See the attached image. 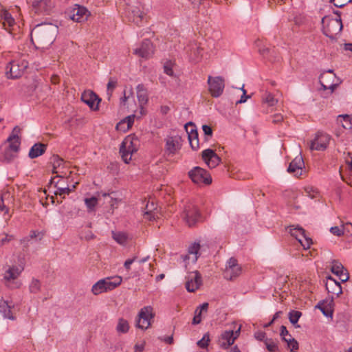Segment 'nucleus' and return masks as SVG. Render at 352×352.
I'll return each instance as SVG.
<instances>
[{
  "instance_id": "f3484780",
  "label": "nucleus",
  "mask_w": 352,
  "mask_h": 352,
  "mask_svg": "<svg viewBox=\"0 0 352 352\" xmlns=\"http://www.w3.org/2000/svg\"><path fill=\"white\" fill-rule=\"evenodd\" d=\"M201 157L202 160L210 168L217 167L221 161L220 157H219V155L210 148H207L203 151Z\"/></svg>"
},
{
  "instance_id": "5701e85b",
  "label": "nucleus",
  "mask_w": 352,
  "mask_h": 352,
  "mask_svg": "<svg viewBox=\"0 0 352 352\" xmlns=\"http://www.w3.org/2000/svg\"><path fill=\"white\" fill-rule=\"evenodd\" d=\"M305 164L302 156L296 157L289 164L287 168L289 173H294L296 176L301 175Z\"/></svg>"
},
{
  "instance_id": "2f4dec72",
  "label": "nucleus",
  "mask_w": 352,
  "mask_h": 352,
  "mask_svg": "<svg viewBox=\"0 0 352 352\" xmlns=\"http://www.w3.org/2000/svg\"><path fill=\"white\" fill-rule=\"evenodd\" d=\"M1 19L3 20V25L6 29V26L12 27L14 24V19L10 12L6 10L2 12L1 14Z\"/></svg>"
},
{
  "instance_id": "4468645a",
  "label": "nucleus",
  "mask_w": 352,
  "mask_h": 352,
  "mask_svg": "<svg viewBox=\"0 0 352 352\" xmlns=\"http://www.w3.org/2000/svg\"><path fill=\"white\" fill-rule=\"evenodd\" d=\"M26 67V64L22 63L20 65L17 61L10 62L6 66V75L8 78H18L22 76Z\"/></svg>"
},
{
  "instance_id": "f8f14e48",
  "label": "nucleus",
  "mask_w": 352,
  "mask_h": 352,
  "mask_svg": "<svg viewBox=\"0 0 352 352\" xmlns=\"http://www.w3.org/2000/svg\"><path fill=\"white\" fill-rule=\"evenodd\" d=\"M289 232L291 235L295 237L305 250L309 248L312 243L311 238L308 237L305 234V230L300 226L294 227V226H290Z\"/></svg>"
},
{
  "instance_id": "f704fd0d",
  "label": "nucleus",
  "mask_w": 352,
  "mask_h": 352,
  "mask_svg": "<svg viewBox=\"0 0 352 352\" xmlns=\"http://www.w3.org/2000/svg\"><path fill=\"white\" fill-rule=\"evenodd\" d=\"M346 269L344 267L342 264L337 260H333L331 265V271L336 276L340 275Z\"/></svg>"
},
{
  "instance_id": "39448f33",
  "label": "nucleus",
  "mask_w": 352,
  "mask_h": 352,
  "mask_svg": "<svg viewBox=\"0 0 352 352\" xmlns=\"http://www.w3.org/2000/svg\"><path fill=\"white\" fill-rule=\"evenodd\" d=\"M138 151L137 146L131 137L126 138L122 142L120 148V154L122 160L128 164L131 160L133 153Z\"/></svg>"
},
{
  "instance_id": "ddd939ff",
  "label": "nucleus",
  "mask_w": 352,
  "mask_h": 352,
  "mask_svg": "<svg viewBox=\"0 0 352 352\" xmlns=\"http://www.w3.org/2000/svg\"><path fill=\"white\" fill-rule=\"evenodd\" d=\"M182 140L179 135H168L165 138V151L168 155L176 154L182 148Z\"/></svg>"
},
{
  "instance_id": "2eb2a0df",
  "label": "nucleus",
  "mask_w": 352,
  "mask_h": 352,
  "mask_svg": "<svg viewBox=\"0 0 352 352\" xmlns=\"http://www.w3.org/2000/svg\"><path fill=\"white\" fill-rule=\"evenodd\" d=\"M201 219V214L197 206L189 204L184 210V219L188 226L191 227L195 225Z\"/></svg>"
},
{
  "instance_id": "e2e57ef3",
  "label": "nucleus",
  "mask_w": 352,
  "mask_h": 352,
  "mask_svg": "<svg viewBox=\"0 0 352 352\" xmlns=\"http://www.w3.org/2000/svg\"><path fill=\"white\" fill-rule=\"evenodd\" d=\"M338 276L342 283L347 281L349 278V275L346 270H345L340 275H338Z\"/></svg>"
},
{
  "instance_id": "c756f323",
  "label": "nucleus",
  "mask_w": 352,
  "mask_h": 352,
  "mask_svg": "<svg viewBox=\"0 0 352 352\" xmlns=\"http://www.w3.org/2000/svg\"><path fill=\"white\" fill-rule=\"evenodd\" d=\"M203 54V49L197 43L190 45V59L193 62H198L201 60Z\"/></svg>"
},
{
  "instance_id": "13d9d810",
  "label": "nucleus",
  "mask_w": 352,
  "mask_h": 352,
  "mask_svg": "<svg viewBox=\"0 0 352 352\" xmlns=\"http://www.w3.org/2000/svg\"><path fill=\"white\" fill-rule=\"evenodd\" d=\"M157 217V212L156 211L153 212H144V218L148 221L155 220Z\"/></svg>"
},
{
  "instance_id": "58836bf2",
  "label": "nucleus",
  "mask_w": 352,
  "mask_h": 352,
  "mask_svg": "<svg viewBox=\"0 0 352 352\" xmlns=\"http://www.w3.org/2000/svg\"><path fill=\"white\" fill-rule=\"evenodd\" d=\"M285 342L287 344V349L290 350V352H297L298 349V342L289 336L288 339H285Z\"/></svg>"
},
{
  "instance_id": "b1692460",
  "label": "nucleus",
  "mask_w": 352,
  "mask_h": 352,
  "mask_svg": "<svg viewBox=\"0 0 352 352\" xmlns=\"http://www.w3.org/2000/svg\"><path fill=\"white\" fill-rule=\"evenodd\" d=\"M325 287L329 294H336L337 296H339L342 293L340 283L332 277L328 278Z\"/></svg>"
},
{
  "instance_id": "a211bd4d",
  "label": "nucleus",
  "mask_w": 352,
  "mask_h": 352,
  "mask_svg": "<svg viewBox=\"0 0 352 352\" xmlns=\"http://www.w3.org/2000/svg\"><path fill=\"white\" fill-rule=\"evenodd\" d=\"M153 52V43L148 39L143 41L141 45L134 50L135 54L146 59L151 57Z\"/></svg>"
},
{
  "instance_id": "7c9ffc66",
  "label": "nucleus",
  "mask_w": 352,
  "mask_h": 352,
  "mask_svg": "<svg viewBox=\"0 0 352 352\" xmlns=\"http://www.w3.org/2000/svg\"><path fill=\"white\" fill-rule=\"evenodd\" d=\"M0 312L3 314L5 318L11 320L14 319L11 311V306L8 305L7 301L3 299L0 300Z\"/></svg>"
},
{
  "instance_id": "79ce46f5",
  "label": "nucleus",
  "mask_w": 352,
  "mask_h": 352,
  "mask_svg": "<svg viewBox=\"0 0 352 352\" xmlns=\"http://www.w3.org/2000/svg\"><path fill=\"white\" fill-rule=\"evenodd\" d=\"M113 238L115 241H116L120 244H124L127 241V236L124 232H112Z\"/></svg>"
},
{
  "instance_id": "9b49d317",
  "label": "nucleus",
  "mask_w": 352,
  "mask_h": 352,
  "mask_svg": "<svg viewBox=\"0 0 352 352\" xmlns=\"http://www.w3.org/2000/svg\"><path fill=\"white\" fill-rule=\"evenodd\" d=\"M241 267L239 265L236 258H230L226 266L223 276L226 279L232 280L241 274Z\"/></svg>"
},
{
  "instance_id": "09e8293b",
  "label": "nucleus",
  "mask_w": 352,
  "mask_h": 352,
  "mask_svg": "<svg viewBox=\"0 0 352 352\" xmlns=\"http://www.w3.org/2000/svg\"><path fill=\"white\" fill-rule=\"evenodd\" d=\"M51 160L54 167L53 173H56V171H55V169L62 164L63 160L59 157L58 155H53L51 158Z\"/></svg>"
},
{
  "instance_id": "f257e3e1",
  "label": "nucleus",
  "mask_w": 352,
  "mask_h": 352,
  "mask_svg": "<svg viewBox=\"0 0 352 352\" xmlns=\"http://www.w3.org/2000/svg\"><path fill=\"white\" fill-rule=\"evenodd\" d=\"M58 28L51 23L36 25L31 32V41L36 48L47 49L55 41Z\"/></svg>"
},
{
  "instance_id": "338daca9",
  "label": "nucleus",
  "mask_w": 352,
  "mask_h": 352,
  "mask_svg": "<svg viewBox=\"0 0 352 352\" xmlns=\"http://www.w3.org/2000/svg\"><path fill=\"white\" fill-rule=\"evenodd\" d=\"M283 116L281 114H275L272 118V122L274 124L280 123L283 121Z\"/></svg>"
},
{
  "instance_id": "72a5a7b5",
  "label": "nucleus",
  "mask_w": 352,
  "mask_h": 352,
  "mask_svg": "<svg viewBox=\"0 0 352 352\" xmlns=\"http://www.w3.org/2000/svg\"><path fill=\"white\" fill-rule=\"evenodd\" d=\"M262 102L263 104H267L268 107H274L277 104L278 100L274 98L272 94L265 92L262 96Z\"/></svg>"
},
{
  "instance_id": "9d476101",
  "label": "nucleus",
  "mask_w": 352,
  "mask_h": 352,
  "mask_svg": "<svg viewBox=\"0 0 352 352\" xmlns=\"http://www.w3.org/2000/svg\"><path fill=\"white\" fill-rule=\"evenodd\" d=\"M153 308L151 306L144 307L139 312L137 327L146 329L151 325V320L154 318Z\"/></svg>"
},
{
  "instance_id": "ea45409f",
  "label": "nucleus",
  "mask_w": 352,
  "mask_h": 352,
  "mask_svg": "<svg viewBox=\"0 0 352 352\" xmlns=\"http://www.w3.org/2000/svg\"><path fill=\"white\" fill-rule=\"evenodd\" d=\"M104 287L103 282H102V280L100 279L92 286L91 292L94 295H98L106 292Z\"/></svg>"
},
{
  "instance_id": "bf43d9fd",
  "label": "nucleus",
  "mask_w": 352,
  "mask_h": 352,
  "mask_svg": "<svg viewBox=\"0 0 352 352\" xmlns=\"http://www.w3.org/2000/svg\"><path fill=\"white\" fill-rule=\"evenodd\" d=\"M280 336L282 337V339L285 341V339H288L289 338V336H291L289 333V331H287L285 326L282 325L280 327Z\"/></svg>"
},
{
  "instance_id": "864d4df0",
  "label": "nucleus",
  "mask_w": 352,
  "mask_h": 352,
  "mask_svg": "<svg viewBox=\"0 0 352 352\" xmlns=\"http://www.w3.org/2000/svg\"><path fill=\"white\" fill-rule=\"evenodd\" d=\"M351 1L352 0H330V2L333 3V5L338 8H342Z\"/></svg>"
},
{
  "instance_id": "de8ad7c7",
  "label": "nucleus",
  "mask_w": 352,
  "mask_h": 352,
  "mask_svg": "<svg viewBox=\"0 0 352 352\" xmlns=\"http://www.w3.org/2000/svg\"><path fill=\"white\" fill-rule=\"evenodd\" d=\"M342 118V125L344 129H351L352 127V120L351 116L344 115L341 116Z\"/></svg>"
},
{
  "instance_id": "4be33fe9",
  "label": "nucleus",
  "mask_w": 352,
  "mask_h": 352,
  "mask_svg": "<svg viewBox=\"0 0 352 352\" xmlns=\"http://www.w3.org/2000/svg\"><path fill=\"white\" fill-rule=\"evenodd\" d=\"M32 6L35 14H49L52 8V3L50 0H40L34 2Z\"/></svg>"
},
{
  "instance_id": "cd10ccee",
  "label": "nucleus",
  "mask_w": 352,
  "mask_h": 352,
  "mask_svg": "<svg viewBox=\"0 0 352 352\" xmlns=\"http://www.w3.org/2000/svg\"><path fill=\"white\" fill-rule=\"evenodd\" d=\"M136 90L138 102L142 111V105L146 104L148 100L147 89L143 84H139L136 87Z\"/></svg>"
},
{
  "instance_id": "0e129e2a",
  "label": "nucleus",
  "mask_w": 352,
  "mask_h": 352,
  "mask_svg": "<svg viewBox=\"0 0 352 352\" xmlns=\"http://www.w3.org/2000/svg\"><path fill=\"white\" fill-rule=\"evenodd\" d=\"M304 197H303V195H300V196H297L296 197V200L294 201V202L292 204V207L296 210H298L301 208V206L298 204V203L300 202V201L301 199H302Z\"/></svg>"
},
{
  "instance_id": "774afa93",
  "label": "nucleus",
  "mask_w": 352,
  "mask_h": 352,
  "mask_svg": "<svg viewBox=\"0 0 352 352\" xmlns=\"http://www.w3.org/2000/svg\"><path fill=\"white\" fill-rule=\"evenodd\" d=\"M202 129L205 135L210 136L212 135V130L210 126L206 124L203 125Z\"/></svg>"
},
{
  "instance_id": "f03ea898",
  "label": "nucleus",
  "mask_w": 352,
  "mask_h": 352,
  "mask_svg": "<svg viewBox=\"0 0 352 352\" xmlns=\"http://www.w3.org/2000/svg\"><path fill=\"white\" fill-rule=\"evenodd\" d=\"M21 131L19 126H14L6 141L1 146V160L3 162L9 163L16 157L21 145Z\"/></svg>"
},
{
  "instance_id": "1a4fd4ad",
  "label": "nucleus",
  "mask_w": 352,
  "mask_h": 352,
  "mask_svg": "<svg viewBox=\"0 0 352 352\" xmlns=\"http://www.w3.org/2000/svg\"><path fill=\"white\" fill-rule=\"evenodd\" d=\"M330 141V136L323 132L318 131L314 140L310 142L309 148L311 151H324Z\"/></svg>"
},
{
  "instance_id": "473e14b6",
  "label": "nucleus",
  "mask_w": 352,
  "mask_h": 352,
  "mask_svg": "<svg viewBox=\"0 0 352 352\" xmlns=\"http://www.w3.org/2000/svg\"><path fill=\"white\" fill-rule=\"evenodd\" d=\"M132 21L137 25H140L144 18V12L139 9H135L131 12Z\"/></svg>"
},
{
  "instance_id": "3c124183",
  "label": "nucleus",
  "mask_w": 352,
  "mask_h": 352,
  "mask_svg": "<svg viewBox=\"0 0 352 352\" xmlns=\"http://www.w3.org/2000/svg\"><path fill=\"white\" fill-rule=\"evenodd\" d=\"M319 303H322V307H328L329 309L333 311V298L331 296L329 298H327L325 300H321Z\"/></svg>"
},
{
  "instance_id": "aec40b11",
  "label": "nucleus",
  "mask_w": 352,
  "mask_h": 352,
  "mask_svg": "<svg viewBox=\"0 0 352 352\" xmlns=\"http://www.w3.org/2000/svg\"><path fill=\"white\" fill-rule=\"evenodd\" d=\"M240 330L241 327H239L238 329L236 330L234 333L232 330L226 331L225 332H223L221 334L219 340L220 345L225 349L232 345L234 342L236 338L239 336Z\"/></svg>"
},
{
  "instance_id": "dca6fc26",
  "label": "nucleus",
  "mask_w": 352,
  "mask_h": 352,
  "mask_svg": "<svg viewBox=\"0 0 352 352\" xmlns=\"http://www.w3.org/2000/svg\"><path fill=\"white\" fill-rule=\"evenodd\" d=\"M81 100L87 104L94 111L98 109V104L101 99L93 91H85L81 95Z\"/></svg>"
},
{
  "instance_id": "0eeeda50",
  "label": "nucleus",
  "mask_w": 352,
  "mask_h": 352,
  "mask_svg": "<svg viewBox=\"0 0 352 352\" xmlns=\"http://www.w3.org/2000/svg\"><path fill=\"white\" fill-rule=\"evenodd\" d=\"M188 175L192 181L197 184H210L212 182V178L208 171L199 166H196L190 170Z\"/></svg>"
},
{
  "instance_id": "052dcab7",
  "label": "nucleus",
  "mask_w": 352,
  "mask_h": 352,
  "mask_svg": "<svg viewBox=\"0 0 352 352\" xmlns=\"http://www.w3.org/2000/svg\"><path fill=\"white\" fill-rule=\"evenodd\" d=\"M116 129L118 131H122V132H126L128 130H129V129L128 128V126L126 125V124L124 123V121L121 120L120 122H119L116 126Z\"/></svg>"
},
{
  "instance_id": "423d86ee",
  "label": "nucleus",
  "mask_w": 352,
  "mask_h": 352,
  "mask_svg": "<svg viewBox=\"0 0 352 352\" xmlns=\"http://www.w3.org/2000/svg\"><path fill=\"white\" fill-rule=\"evenodd\" d=\"M208 91L214 98L219 97L223 92L225 88L224 79L221 76L208 77Z\"/></svg>"
},
{
  "instance_id": "5fc2aeb1",
  "label": "nucleus",
  "mask_w": 352,
  "mask_h": 352,
  "mask_svg": "<svg viewBox=\"0 0 352 352\" xmlns=\"http://www.w3.org/2000/svg\"><path fill=\"white\" fill-rule=\"evenodd\" d=\"M330 232L336 236H340L344 234V229L338 226L331 227Z\"/></svg>"
},
{
  "instance_id": "412c9836",
  "label": "nucleus",
  "mask_w": 352,
  "mask_h": 352,
  "mask_svg": "<svg viewBox=\"0 0 352 352\" xmlns=\"http://www.w3.org/2000/svg\"><path fill=\"white\" fill-rule=\"evenodd\" d=\"M63 181L62 177L57 175L55 177L52 178L50 180V184L54 183L55 187L56 188V190L54 192L55 195H60L63 196V198H64L65 195H69L70 192L72 190L73 188L76 187L75 185H73L72 188H70L68 185L66 186H60V182Z\"/></svg>"
},
{
  "instance_id": "393cba45",
  "label": "nucleus",
  "mask_w": 352,
  "mask_h": 352,
  "mask_svg": "<svg viewBox=\"0 0 352 352\" xmlns=\"http://www.w3.org/2000/svg\"><path fill=\"white\" fill-rule=\"evenodd\" d=\"M101 280L103 282L104 287L107 292L118 287L122 283V278L121 276H115L107 277Z\"/></svg>"
},
{
  "instance_id": "6e6552de",
  "label": "nucleus",
  "mask_w": 352,
  "mask_h": 352,
  "mask_svg": "<svg viewBox=\"0 0 352 352\" xmlns=\"http://www.w3.org/2000/svg\"><path fill=\"white\" fill-rule=\"evenodd\" d=\"M90 14V12L85 7L78 4H76L67 12L68 17L77 23L86 21Z\"/></svg>"
},
{
  "instance_id": "e433bc0d",
  "label": "nucleus",
  "mask_w": 352,
  "mask_h": 352,
  "mask_svg": "<svg viewBox=\"0 0 352 352\" xmlns=\"http://www.w3.org/2000/svg\"><path fill=\"white\" fill-rule=\"evenodd\" d=\"M264 344L269 352H276L278 351V346L276 342L272 338H266Z\"/></svg>"
},
{
  "instance_id": "a18cd8bd",
  "label": "nucleus",
  "mask_w": 352,
  "mask_h": 352,
  "mask_svg": "<svg viewBox=\"0 0 352 352\" xmlns=\"http://www.w3.org/2000/svg\"><path fill=\"white\" fill-rule=\"evenodd\" d=\"M301 316L300 311L292 310L289 313V320L292 324H296Z\"/></svg>"
},
{
  "instance_id": "603ef678",
  "label": "nucleus",
  "mask_w": 352,
  "mask_h": 352,
  "mask_svg": "<svg viewBox=\"0 0 352 352\" xmlns=\"http://www.w3.org/2000/svg\"><path fill=\"white\" fill-rule=\"evenodd\" d=\"M185 129L188 135L197 132L196 126L191 122L185 124Z\"/></svg>"
},
{
  "instance_id": "20e7f679",
  "label": "nucleus",
  "mask_w": 352,
  "mask_h": 352,
  "mask_svg": "<svg viewBox=\"0 0 352 352\" xmlns=\"http://www.w3.org/2000/svg\"><path fill=\"white\" fill-rule=\"evenodd\" d=\"M320 83L324 91H329L328 94H333L334 90L341 83V80L338 78L333 70L329 69L323 72L319 78Z\"/></svg>"
},
{
  "instance_id": "7ed1b4c3",
  "label": "nucleus",
  "mask_w": 352,
  "mask_h": 352,
  "mask_svg": "<svg viewBox=\"0 0 352 352\" xmlns=\"http://www.w3.org/2000/svg\"><path fill=\"white\" fill-rule=\"evenodd\" d=\"M334 14H337L336 18L325 16L322 19L323 33L331 39H335L343 28L339 12L335 11Z\"/></svg>"
},
{
  "instance_id": "bb28decb",
  "label": "nucleus",
  "mask_w": 352,
  "mask_h": 352,
  "mask_svg": "<svg viewBox=\"0 0 352 352\" xmlns=\"http://www.w3.org/2000/svg\"><path fill=\"white\" fill-rule=\"evenodd\" d=\"M23 266L10 267L4 274V278L6 280H14L17 278L23 270Z\"/></svg>"
},
{
  "instance_id": "c03bdc74",
  "label": "nucleus",
  "mask_w": 352,
  "mask_h": 352,
  "mask_svg": "<svg viewBox=\"0 0 352 352\" xmlns=\"http://www.w3.org/2000/svg\"><path fill=\"white\" fill-rule=\"evenodd\" d=\"M117 80L116 79H113V78H110L109 82H108V84H107V96H108V100H109L111 96H112V94H113V91L114 90V89L117 86Z\"/></svg>"
},
{
  "instance_id": "37998d69",
  "label": "nucleus",
  "mask_w": 352,
  "mask_h": 352,
  "mask_svg": "<svg viewBox=\"0 0 352 352\" xmlns=\"http://www.w3.org/2000/svg\"><path fill=\"white\" fill-rule=\"evenodd\" d=\"M9 197L10 193L8 192H5L2 193L0 199V211L4 212V214H8L9 212L8 207L4 203V199Z\"/></svg>"
},
{
  "instance_id": "8fccbe9b",
  "label": "nucleus",
  "mask_w": 352,
  "mask_h": 352,
  "mask_svg": "<svg viewBox=\"0 0 352 352\" xmlns=\"http://www.w3.org/2000/svg\"><path fill=\"white\" fill-rule=\"evenodd\" d=\"M322 303H318L316 308L319 309L325 316L332 317L333 310L329 309L328 307H322Z\"/></svg>"
},
{
  "instance_id": "69168bd1",
  "label": "nucleus",
  "mask_w": 352,
  "mask_h": 352,
  "mask_svg": "<svg viewBox=\"0 0 352 352\" xmlns=\"http://www.w3.org/2000/svg\"><path fill=\"white\" fill-rule=\"evenodd\" d=\"M137 260V256H134L133 258H129V259H127L125 261L124 263V267L127 270H129L130 268H131V265L135 262V261Z\"/></svg>"
},
{
  "instance_id": "680f3d73",
  "label": "nucleus",
  "mask_w": 352,
  "mask_h": 352,
  "mask_svg": "<svg viewBox=\"0 0 352 352\" xmlns=\"http://www.w3.org/2000/svg\"><path fill=\"white\" fill-rule=\"evenodd\" d=\"M198 309L197 308L195 311V316H194L193 318V320H192V324H199L201 321V314L198 312Z\"/></svg>"
},
{
  "instance_id": "49530a36",
  "label": "nucleus",
  "mask_w": 352,
  "mask_h": 352,
  "mask_svg": "<svg viewBox=\"0 0 352 352\" xmlns=\"http://www.w3.org/2000/svg\"><path fill=\"white\" fill-rule=\"evenodd\" d=\"M210 342V335L206 333L204 335L202 339L197 342V345L201 349H206L208 346Z\"/></svg>"
},
{
  "instance_id": "6e6d98bb",
  "label": "nucleus",
  "mask_w": 352,
  "mask_h": 352,
  "mask_svg": "<svg viewBox=\"0 0 352 352\" xmlns=\"http://www.w3.org/2000/svg\"><path fill=\"white\" fill-rule=\"evenodd\" d=\"M164 72L170 76H173L174 73H173V70L172 69V63L171 62H166L165 64H164Z\"/></svg>"
},
{
  "instance_id": "a878e982",
  "label": "nucleus",
  "mask_w": 352,
  "mask_h": 352,
  "mask_svg": "<svg viewBox=\"0 0 352 352\" xmlns=\"http://www.w3.org/2000/svg\"><path fill=\"white\" fill-rule=\"evenodd\" d=\"M47 146V144L40 142L34 144L30 149L28 157L34 159L42 155L46 151Z\"/></svg>"
},
{
  "instance_id": "a19ab883",
  "label": "nucleus",
  "mask_w": 352,
  "mask_h": 352,
  "mask_svg": "<svg viewBox=\"0 0 352 352\" xmlns=\"http://www.w3.org/2000/svg\"><path fill=\"white\" fill-rule=\"evenodd\" d=\"M41 282L36 278H33L29 285V289L31 293L37 294L41 290Z\"/></svg>"
},
{
  "instance_id": "4d7b16f0",
  "label": "nucleus",
  "mask_w": 352,
  "mask_h": 352,
  "mask_svg": "<svg viewBox=\"0 0 352 352\" xmlns=\"http://www.w3.org/2000/svg\"><path fill=\"white\" fill-rule=\"evenodd\" d=\"M134 118H135V115H131V116H126L125 118H124L122 120L124 122L126 125L130 129L131 128L132 125L133 124Z\"/></svg>"
},
{
  "instance_id": "c9c22d12",
  "label": "nucleus",
  "mask_w": 352,
  "mask_h": 352,
  "mask_svg": "<svg viewBox=\"0 0 352 352\" xmlns=\"http://www.w3.org/2000/svg\"><path fill=\"white\" fill-rule=\"evenodd\" d=\"M98 200L96 197L85 199V204L89 212H95Z\"/></svg>"
},
{
  "instance_id": "4c0bfd02",
  "label": "nucleus",
  "mask_w": 352,
  "mask_h": 352,
  "mask_svg": "<svg viewBox=\"0 0 352 352\" xmlns=\"http://www.w3.org/2000/svg\"><path fill=\"white\" fill-rule=\"evenodd\" d=\"M129 329V325L127 320L120 318L116 327V330L119 333H126Z\"/></svg>"
},
{
  "instance_id": "6ab92c4d",
  "label": "nucleus",
  "mask_w": 352,
  "mask_h": 352,
  "mask_svg": "<svg viewBox=\"0 0 352 352\" xmlns=\"http://www.w3.org/2000/svg\"><path fill=\"white\" fill-rule=\"evenodd\" d=\"M186 279V288L189 292H195L202 283L201 274L197 271L190 273Z\"/></svg>"
},
{
  "instance_id": "c85d7f7f",
  "label": "nucleus",
  "mask_w": 352,
  "mask_h": 352,
  "mask_svg": "<svg viewBox=\"0 0 352 352\" xmlns=\"http://www.w3.org/2000/svg\"><path fill=\"white\" fill-rule=\"evenodd\" d=\"M200 249V245L195 243L188 248V254L183 257L184 261L191 260L192 263H195L198 258V252Z\"/></svg>"
}]
</instances>
